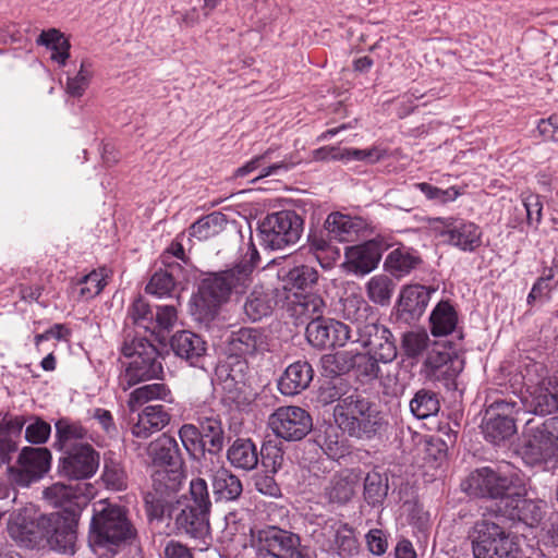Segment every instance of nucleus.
Segmentation results:
<instances>
[{
	"label": "nucleus",
	"mask_w": 558,
	"mask_h": 558,
	"mask_svg": "<svg viewBox=\"0 0 558 558\" xmlns=\"http://www.w3.org/2000/svg\"><path fill=\"white\" fill-rule=\"evenodd\" d=\"M174 438L168 434L161 435L150 444L149 450L154 463L158 466L153 474V489L145 498L146 511L158 536L170 537L174 533L172 512L174 504L173 470L168 469L172 461Z\"/></svg>",
	"instance_id": "f257e3e1"
},
{
	"label": "nucleus",
	"mask_w": 558,
	"mask_h": 558,
	"mask_svg": "<svg viewBox=\"0 0 558 558\" xmlns=\"http://www.w3.org/2000/svg\"><path fill=\"white\" fill-rule=\"evenodd\" d=\"M190 475L193 476L194 472H190L185 462L180 461L177 468V529L193 538H203L208 534L211 504L204 478L192 477L185 486Z\"/></svg>",
	"instance_id": "f03ea898"
},
{
	"label": "nucleus",
	"mask_w": 558,
	"mask_h": 558,
	"mask_svg": "<svg viewBox=\"0 0 558 558\" xmlns=\"http://www.w3.org/2000/svg\"><path fill=\"white\" fill-rule=\"evenodd\" d=\"M332 416L336 425L351 438L371 440L380 433L385 420L378 405L360 392L335 405Z\"/></svg>",
	"instance_id": "7ed1b4c3"
},
{
	"label": "nucleus",
	"mask_w": 558,
	"mask_h": 558,
	"mask_svg": "<svg viewBox=\"0 0 558 558\" xmlns=\"http://www.w3.org/2000/svg\"><path fill=\"white\" fill-rule=\"evenodd\" d=\"M258 259L252 248L250 260H243L231 269L209 274L199 287L201 301L207 306V314L214 315L232 293H243L251 283V274Z\"/></svg>",
	"instance_id": "20e7f679"
},
{
	"label": "nucleus",
	"mask_w": 558,
	"mask_h": 558,
	"mask_svg": "<svg viewBox=\"0 0 558 558\" xmlns=\"http://www.w3.org/2000/svg\"><path fill=\"white\" fill-rule=\"evenodd\" d=\"M135 536L124 509L106 500L94 504L89 541L99 547H118Z\"/></svg>",
	"instance_id": "39448f33"
},
{
	"label": "nucleus",
	"mask_w": 558,
	"mask_h": 558,
	"mask_svg": "<svg viewBox=\"0 0 558 558\" xmlns=\"http://www.w3.org/2000/svg\"><path fill=\"white\" fill-rule=\"evenodd\" d=\"M461 485L470 496L498 500L499 512V506H504L519 484L502 466H483L472 471Z\"/></svg>",
	"instance_id": "423d86ee"
},
{
	"label": "nucleus",
	"mask_w": 558,
	"mask_h": 558,
	"mask_svg": "<svg viewBox=\"0 0 558 558\" xmlns=\"http://www.w3.org/2000/svg\"><path fill=\"white\" fill-rule=\"evenodd\" d=\"M471 538L474 558H514L517 554L510 534L487 519L475 522Z\"/></svg>",
	"instance_id": "0eeeda50"
},
{
	"label": "nucleus",
	"mask_w": 558,
	"mask_h": 558,
	"mask_svg": "<svg viewBox=\"0 0 558 558\" xmlns=\"http://www.w3.org/2000/svg\"><path fill=\"white\" fill-rule=\"evenodd\" d=\"M262 245L270 250H282L295 244L303 231L302 218L292 210L268 215L258 227Z\"/></svg>",
	"instance_id": "6e6552de"
},
{
	"label": "nucleus",
	"mask_w": 558,
	"mask_h": 558,
	"mask_svg": "<svg viewBox=\"0 0 558 558\" xmlns=\"http://www.w3.org/2000/svg\"><path fill=\"white\" fill-rule=\"evenodd\" d=\"M428 227L444 242L463 252H475L482 245V230L471 221L454 217H434L427 219Z\"/></svg>",
	"instance_id": "1a4fd4ad"
},
{
	"label": "nucleus",
	"mask_w": 558,
	"mask_h": 558,
	"mask_svg": "<svg viewBox=\"0 0 558 558\" xmlns=\"http://www.w3.org/2000/svg\"><path fill=\"white\" fill-rule=\"evenodd\" d=\"M520 405L515 401L497 400L486 410L483 421V434L486 440L500 445L509 440L517 432L515 414Z\"/></svg>",
	"instance_id": "9d476101"
},
{
	"label": "nucleus",
	"mask_w": 558,
	"mask_h": 558,
	"mask_svg": "<svg viewBox=\"0 0 558 558\" xmlns=\"http://www.w3.org/2000/svg\"><path fill=\"white\" fill-rule=\"evenodd\" d=\"M268 426L278 438L299 441L312 430L313 420L301 407L283 405L269 415Z\"/></svg>",
	"instance_id": "9b49d317"
},
{
	"label": "nucleus",
	"mask_w": 558,
	"mask_h": 558,
	"mask_svg": "<svg viewBox=\"0 0 558 558\" xmlns=\"http://www.w3.org/2000/svg\"><path fill=\"white\" fill-rule=\"evenodd\" d=\"M547 429L545 418H532L526 422L523 445L520 453L525 463L539 465L555 460V445Z\"/></svg>",
	"instance_id": "f8f14e48"
},
{
	"label": "nucleus",
	"mask_w": 558,
	"mask_h": 558,
	"mask_svg": "<svg viewBox=\"0 0 558 558\" xmlns=\"http://www.w3.org/2000/svg\"><path fill=\"white\" fill-rule=\"evenodd\" d=\"M352 343H360L375 354L383 363H390L397 357V345L391 331L384 325L371 318L369 323L361 325L356 332L352 333Z\"/></svg>",
	"instance_id": "ddd939ff"
},
{
	"label": "nucleus",
	"mask_w": 558,
	"mask_h": 558,
	"mask_svg": "<svg viewBox=\"0 0 558 558\" xmlns=\"http://www.w3.org/2000/svg\"><path fill=\"white\" fill-rule=\"evenodd\" d=\"M45 500L56 508H62L64 515L77 517L93 496V486L86 483H54L43 492Z\"/></svg>",
	"instance_id": "4468645a"
},
{
	"label": "nucleus",
	"mask_w": 558,
	"mask_h": 558,
	"mask_svg": "<svg viewBox=\"0 0 558 558\" xmlns=\"http://www.w3.org/2000/svg\"><path fill=\"white\" fill-rule=\"evenodd\" d=\"M43 541L61 554H74L77 539V520L59 512L46 515Z\"/></svg>",
	"instance_id": "2eb2a0df"
},
{
	"label": "nucleus",
	"mask_w": 558,
	"mask_h": 558,
	"mask_svg": "<svg viewBox=\"0 0 558 558\" xmlns=\"http://www.w3.org/2000/svg\"><path fill=\"white\" fill-rule=\"evenodd\" d=\"M306 339L315 348L343 347L351 341L353 328L347 324L319 317L307 323Z\"/></svg>",
	"instance_id": "dca6fc26"
},
{
	"label": "nucleus",
	"mask_w": 558,
	"mask_h": 558,
	"mask_svg": "<svg viewBox=\"0 0 558 558\" xmlns=\"http://www.w3.org/2000/svg\"><path fill=\"white\" fill-rule=\"evenodd\" d=\"M62 452L60 470L70 478H89L98 470L99 453L89 444H76Z\"/></svg>",
	"instance_id": "f3484780"
},
{
	"label": "nucleus",
	"mask_w": 558,
	"mask_h": 558,
	"mask_svg": "<svg viewBox=\"0 0 558 558\" xmlns=\"http://www.w3.org/2000/svg\"><path fill=\"white\" fill-rule=\"evenodd\" d=\"M46 515L35 517L31 509H21L10 514L9 535L21 546L34 548L43 542Z\"/></svg>",
	"instance_id": "a211bd4d"
},
{
	"label": "nucleus",
	"mask_w": 558,
	"mask_h": 558,
	"mask_svg": "<svg viewBox=\"0 0 558 558\" xmlns=\"http://www.w3.org/2000/svg\"><path fill=\"white\" fill-rule=\"evenodd\" d=\"M226 351L232 356L263 355L269 351L268 337L260 328L241 327L231 330L225 340Z\"/></svg>",
	"instance_id": "6ab92c4d"
},
{
	"label": "nucleus",
	"mask_w": 558,
	"mask_h": 558,
	"mask_svg": "<svg viewBox=\"0 0 558 558\" xmlns=\"http://www.w3.org/2000/svg\"><path fill=\"white\" fill-rule=\"evenodd\" d=\"M388 247L389 244L381 239H373L359 245L347 246L344 252L345 266L349 271L356 275L369 274L377 267L383 253Z\"/></svg>",
	"instance_id": "aec40b11"
},
{
	"label": "nucleus",
	"mask_w": 558,
	"mask_h": 558,
	"mask_svg": "<svg viewBox=\"0 0 558 558\" xmlns=\"http://www.w3.org/2000/svg\"><path fill=\"white\" fill-rule=\"evenodd\" d=\"M500 515L512 521H521L527 525H534L542 520V508L533 500L525 498V488L518 485L504 501V506H499Z\"/></svg>",
	"instance_id": "412c9836"
},
{
	"label": "nucleus",
	"mask_w": 558,
	"mask_h": 558,
	"mask_svg": "<svg viewBox=\"0 0 558 558\" xmlns=\"http://www.w3.org/2000/svg\"><path fill=\"white\" fill-rule=\"evenodd\" d=\"M50 452L46 448H24L19 458L20 468L14 480L22 486H28L40 478L50 466Z\"/></svg>",
	"instance_id": "4be33fe9"
},
{
	"label": "nucleus",
	"mask_w": 558,
	"mask_h": 558,
	"mask_svg": "<svg viewBox=\"0 0 558 558\" xmlns=\"http://www.w3.org/2000/svg\"><path fill=\"white\" fill-rule=\"evenodd\" d=\"M434 289L411 284L402 289L398 302V316L405 323L417 320L425 312Z\"/></svg>",
	"instance_id": "5701e85b"
},
{
	"label": "nucleus",
	"mask_w": 558,
	"mask_h": 558,
	"mask_svg": "<svg viewBox=\"0 0 558 558\" xmlns=\"http://www.w3.org/2000/svg\"><path fill=\"white\" fill-rule=\"evenodd\" d=\"M267 550L277 558H305L304 547L298 534L279 527H270L264 537Z\"/></svg>",
	"instance_id": "b1692460"
},
{
	"label": "nucleus",
	"mask_w": 558,
	"mask_h": 558,
	"mask_svg": "<svg viewBox=\"0 0 558 558\" xmlns=\"http://www.w3.org/2000/svg\"><path fill=\"white\" fill-rule=\"evenodd\" d=\"M286 299L287 311L291 317L295 318L296 323L304 324L323 316L325 302L316 293L293 292Z\"/></svg>",
	"instance_id": "393cba45"
},
{
	"label": "nucleus",
	"mask_w": 558,
	"mask_h": 558,
	"mask_svg": "<svg viewBox=\"0 0 558 558\" xmlns=\"http://www.w3.org/2000/svg\"><path fill=\"white\" fill-rule=\"evenodd\" d=\"M159 352L149 355V360L142 356L137 361L122 362L125 367L121 376V383L124 385L123 389L126 390L140 381L158 378L162 373V365L158 360Z\"/></svg>",
	"instance_id": "a878e982"
},
{
	"label": "nucleus",
	"mask_w": 558,
	"mask_h": 558,
	"mask_svg": "<svg viewBox=\"0 0 558 558\" xmlns=\"http://www.w3.org/2000/svg\"><path fill=\"white\" fill-rule=\"evenodd\" d=\"M314 371L306 361L290 364L278 380V389L284 396H295L305 390L313 380Z\"/></svg>",
	"instance_id": "bb28decb"
},
{
	"label": "nucleus",
	"mask_w": 558,
	"mask_h": 558,
	"mask_svg": "<svg viewBox=\"0 0 558 558\" xmlns=\"http://www.w3.org/2000/svg\"><path fill=\"white\" fill-rule=\"evenodd\" d=\"M171 414L163 405H149L138 414L137 422L132 426V434L137 438H148L151 433L160 430L169 424Z\"/></svg>",
	"instance_id": "cd10ccee"
},
{
	"label": "nucleus",
	"mask_w": 558,
	"mask_h": 558,
	"mask_svg": "<svg viewBox=\"0 0 558 558\" xmlns=\"http://www.w3.org/2000/svg\"><path fill=\"white\" fill-rule=\"evenodd\" d=\"M173 257L174 244L172 242L161 256V263L166 269H160L154 274L146 287V291L148 293L154 294L160 299L171 296V293L174 289V279L172 275Z\"/></svg>",
	"instance_id": "c85d7f7f"
},
{
	"label": "nucleus",
	"mask_w": 558,
	"mask_h": 558,
	"mask_svg": "<svg viewBox=\"0 0 558 558\" xmlns=\"http://www.w3.org/2000/svg\"><path fill=\"white\" fill-rule=\"evenodd\" d=\"M278 304L276 291L272 289L255 288L246 298L243 305L244 314L252 322H258L271 314Z\"/></svg>",
	"instance_id": "c756f323"
},
{
	"label": "nucleus",
	"mask_w": 558,
	"mask_h": 558,
	"mask_svg": "<svg viewBox=\"0 0 558 558\" xmlns=\"http://www.w3.org/2000/svg\"><path fill=\"white\" fill-rule=\"evenodd\" d=\"M381 156V151L377 148L357 149L326 146L314 151V158L316 160H339L342 162H349L351 160H368L375 162L378 161Z\"/></svg>",
	"instance_id": "7c9ffc66"
},
{
	"label": "nucleus",
	"mask_w": 558,
	"mask_h": 558,
	"mask_svg": "<svg viewBox=\"0 0 558 558\" xmlns=\"http://www.w3.org/2000/svg\"><path fill=\"white\" fill-rule=\"evenodd\" d=\"M227 459L236 469L252 471L258 464V452L251 439L238 438L227 450Z\"/></svg>",
	"instance_id": "2f4dec72"
},
{
	"label": "nucleus",
	"mask_w": 558,
	"mask_h": 558,
	"mask_svg": "<svg viewBox=\"0 0 558 558\" xmlns=\"http://www.w3.org/2000/svg\"><path fill=\"white\" fill-rule=\"evenodd\" d=\"M213 489L217 500L234 501L243 492L239 476L226 468H219L213 477Z\"/></svg>",
	"instance_id": "473e14b6"
},
{
	"label": "nucleus",
	"mask_w": 558,
	"mask_h": 558,
	"mask_svg": "<svg viewBox=\"0 0 558 558\" xmlns=\"http://www.w3.org/2000/svg\"><path fill=\"white\" fill-rule=\"evenodd\" d=\"M325 228L332 239L349 242L357 235L361 221L340 213H331L326 219Z\"/></svg>",
	"instance_id": "72a5a7b5"
},
{
	"label": "nucleus",
	"mask_w": 558,
	"mask_h": 558,
	"mask_svg": "<svg viewBox=\"0 0 558 558\" xmlns=\"http://www.w3.org/2000/svg\"><path fill=\"white\" fill-rule=\"evenodd\" d=\"M359 393L357 389L354 388L350 381L342 377L331 378L320 386L318 390V400L327 405L336 403L341 405L342 400L355 397Z\"/></svg>",
	"instance_id": "f704fd0d"
},
{
	"label": "nucleus",
	"mask_w": 558,
	"mask_h": 558,
	"mask_svg": "<svg viewBox=\"0 0 558 558\" xmlns=\"http://www.w3.org/2000/svg\"><path fill=\"white\" fill-rule=\"evenodd\" d=\"M227 225V218L223 214L219 211H214L209 215H206L195 221L187 231L186 236L190 239L196 238L197 240H207L219 234ZM182 238L185 236V232L181 234Z\"/></svg>",
	"instance_id": "c9c22d12"
},
{
	"label": "nucleus",
	"mask_w": 558,
	"mask_h": 558,
	"mask_svg": "<svg viewBox=\"0 0 558 558\" xmlns=\"http://www.w3.org/2000/svg\"><path fill=\"white\" fill-rule=\"evenodd\" d=\"M56 428V446L61 450L70 449L76 444H84L82 440L86 438L87 430L77 422L66 417H61L54 423Z\"/></svg>",
	"instance_id": "e433bc0d"
},
{
	"label": "nucleus",
	"mask_w": 558,
	"mask_h": 558,
	"mask_svg": "<svg viewBox=\"0 0 558 558\" xmlns=\"http://www.w3.org/2000/svg\"><path fill=\"white\" fill-rule=\"evenodd\" d=\"M318 280V271L311 266L300 265L290 269L282 278L283 289L289 292H303L311 289Z\"/></svg>",
	"instance_id": "4c0bfd02"
},
{
	"label": "nucleus",
	"mask_w": 558,
	"mask_h": 558,
	"mask_svg": "<svg viewBox=\"0 0 558 558\" xmlns=\"http://www.w3.org/2000/svg\"><path fill=\"white\" fill-rule=\"evenodd\" d=\"M429 322L430 330L434 336L449 335L457 326V312L448 301H441L433 310Z\"/></svg>",
	"instance_id": "58836bf2"
},
{
	"label": "nucleus",
	"mask_w": 558,
	"mask_h": 558,
	"mask_svg": "<svg viewBox=\"0 0 558 558\" xmlns=\"http://www.w3.org/2000/svg\"><path fill=\"white\" fill-rule=\"evenodd\" d=\"M206 347L203 339L191 331L177 332V356L194 365L205 353Z\"/></svg>",
	"instance_id": "ea45409f"
},
{
	"label": "nucleus",
	"mask_w": 558,
	"mask_h": 558,
	"mask_svg": "<svg viewBox=\"0 0 558 558\" xmlns=\"http://www.w3.org/2000/svg\"><path fill=\"white\" fill-rule=\"evenodd\" d=\"M356 482L354 477L335 475L324 489V496L329 504L343 506L348 504L355 494Z\"/></svg>",
	"instance_id": "a19ab883"
},
{
	"label": "nucleus",
	"mask_w": 558,
	"mask_h": 558,
	"mask_svg": "<svg viewBox=\"0 0 558 558\" xmlns=\"http://www.w3.org/2000/svg\"><path fill=\"white\" fill-rule=\"evenodd\" d=\"M174 318V308L170 305L159 306L156 313V338L166 353L174 351V333L172 325Z\"/></svg>",
	"instance_id": "79ce46f5"
},
{
	"label": "nucleus",
	"mask_w": 558,
	"mask_h": 558,
	"mask_svg": "<svg viewBox=\"0 0 558 558\" xmlns=\"http://www.w3.org/2000/svg\"><path fill=\"white\" fill-rule=\"evenodd\" d=\"M36 43L53 50L51 59L64 65L70 57L71 45L68 38L58 29L50 28L41 32Z\"/></svg>",
	"instance_id": "37998d69"
},
{
	"label": "nucleus",
	"mask_w": 558,
	"mask_h": 558,
	"mask_svg": "<svg viewBox=\"0 0 558 558\" xmlns=\"http://www.w3.org/2000/svg\"><path fill=\"white\" fill-rule=\"evenodd\" d=\"M388 477L377 471L367 473L364 480V499L373 507L380 506L388 495Z\"/></svg>",
	"instance_id": "c03bdc74"
},
{
	"label": "nucleus",
	"mask_w": 558,
	"mask_h": 558,
	"mask_svg": "<svg viewBox=\"0 0 558 558\" xmlns=\"http://www.w3.org/2000/svg\"><path fill=\"white\" fill-rule=\"evenodd\" d=\"M323 374L329 378H337L353 368V352L340 351L325 354L320 359Z\"/></svg>",
	"instance_id": "a18cd8bd"
},
{
	"label": "nucleus",
	"mask_w": 558,
	"mask_h": 558,
	"mask_svg": "<svg viewBox=\"0 0 558 558\" xmlns=\"http://www.w3.org/2000/svg\"><path fill=\"white\" fill-rule=\"evenodd\" d=\"M202 440L205 442V450L211 454L219 453L225 446V432L221 421L214 417H206L201 424Z\"/></svg>",
	"instance_id": "49530a36"
},
{
	"label": "nucleus",
	"mask_w": 558,
	"mask_h": 558,
	"mask_svg": "<svg viewBox=\"0 0 558 558\" xmlns=\"http://www.w3.org/2000/svg\"><path fill=\"white\" fill-rule=\"evenodd\" d=\"M369 306L368 304L361 298L351 295L343 300L342 303V313L343 317L350 322L347 324L348 326H352L353 335L356 332L357 328L361 325H365L369 323L371 318L368 317Z\"/></svg>",
	"instance_id": "de8ad7c7"
},
{
	"label": "nucleus",
	"mask_w": 558,
	"mask_h": 558,
	"mask_svg": "<svg viewBox=\"0 0 558 558\" xmlns=\"http://www.w3.org/2000/svg\"><path fill=\"white\" fill-rule=\"evenodd\" d=\"M421 264V258L409 251L397 248L385 260V267L393 276L401 277L415 269Z\"/></svg>",
	"instance_id": "09e8293b"
},
{
	"label": "nucleus",
	"mask_w": 558,
	"mask_h": 558,
	"mask_svg": "<svg viewBox=\"0 0 558 558\" xmlns=\"http://www.w3.org/2000/svg\"><path fill=\"white\" fill-rule=\"evenodd\" d=\"M530 407L536 414H547L558 410V399L555 383L529 391Z\"/></svg>",
	"instance_id": "8fccbe9b"
},
{
	"label": "nucleus",
	"mask_w": 558,
	"mask_h": 558,
	"mask_svg": "<svg viewBox=\"0 0 558 558\" xmlns=\"http://www.w3.org/2000/svg\"><path fill=\"white\" fill-rule=\"evenodd\" d=\"M439 400L434 391L427 389L418 390L410 401V410L417 418H427L438 413Z\"/></svg>",
	"instance_id": "3c124183"
},
{
	"label": "nucleus",
	"mask_w": 558,
	"mask_h": 558,
	"mask_svg": "<svg viewBox=\"0 0 558 558\" xmlns=\"http://www.w3.org/2000/svg\"><path fill=\"white\" fill-rule=\"evenodd\" d=\"M158 352L156 347L147 339L142 337L126 336L121 347V354L124 359L122 362H133L142 359V356L149 360V355Z\"/></svg>",
	"instance_id": "603ef678"
},
{
	"label": "nucleus",
	"mask_w": 558,
	"mask_h": 558,
	"mask_svg": "<svg viewBox=\"0 0 558 558\" xmlns=\"http://www.w3.org/2000/svg\"><path fill=\"white\" fill-rule=\"evenodd\" d=\"M158 352L156 347L147 339L142 337L126 336L121 347V354L124 359L122 362H133L142 359V356L149 360V355Z\"/></svg>",
	"instance_id": "864d4df0"
},
{
	"label": "nucleus",
	"mask_w": 558,
	"mask_h": 558,
	"mask_svg": "<svg viewBox=\"0 0 558 558\" xmlns=\"http://www.w3.org/2000/svg\"><path fill=\"white\" fill-rule=\"evenodd\" d=\"M247 364L244 360L236 361L227 372L221 380L222 389L230 393V398L234 399L241 393L246 386Z\"/></svg>",
	"instance_id": "5fc2aeb1"
},
{
	"label": "nucleus",
	"mask_w": 558,
	"mask_h": 558,
	"mask_svg": "<svg viewBox=\"0 0 558 558\" xmlns=\"http://www.w3.org/2000/svg\"><path fill=\"white\" fill-rule=\"evenodd\" d=\"M169 393L162 384H149L136 388L130 393L128 405L132 412L136 411L143 404L155 400L165 399Z\"/></svg>",
	"instance_id": "6e6d98bb"
},
{
	"label": "nucleus",
	"mask_w": 558,
	"mask_h": 558,
	"mask_svg": "<svg viewBox=\"0 0 558 558\" xmlns=\"http://www.w3.org/2000/svg\"><path fill=\"white\" fill-rule=\"evenodd\" d=\"M182 446L192 460L196 461L205 452V442L202 440L199 429L192 424H184L179 429Z\"/></svg>",
	"instance_id": "4d7b16f0"
},
{
	"label": "nucleus",
	"mask_w": 558,
	"mask_h": 558,
	"mask_svg": "<svg viewBox=\"0 0 558 558\" xmlns=\"http://www.w3.org/2000/svg\"><path fill=\"white\" fill-rule=\"evenodd\" d=\"M393 289V281L386 275L374 276L366 284V291L369 300L381 305L387 304L390 301Z\"/></svg>",
	"instance_id": "13d9d810"
},
{
	"label": "nucleus",
	"mask_w": 558,
	"mask_h": 558,
	"mask_svg": "<svg viewBox=\"0 0 558 558\" xmlns=\"http://www.w3.org/2000/svg\"><path fill=\"white\" fill-rule=\"evenodd\" d=\"M456 354L457 352L448 350L445 344L435 343L427 352V356L422 366V373L426 378L430 375H435L437 369Z\"/></svg>",
	"instance_id": "bf43d9fd"
},
{
	"label": "nucleus",
	"mask_w": 558,
	"mask_h": 558,
	"mask_svg": "<svg viewBox=\"0 0 558 558\" xmlns=\"http://www.w3.org/2000/svg\"><path fill=\"white\" fill-rule=\"evenodd\" d=\"M523 379L527 391L555 383L549 377L548 368L541 362H531L526 364L523 373Z\"/></svg>",
	"instance_id": "052dcab7"
},
{
	"label": "nucleus",
	"mask_w": 558,
	"mask_h": 558,
	"mask_svg": "<svg viewBox=\"0 0 558 558\" xmlns=\"http://www.w3.org/2000/svg\"><path fill=\"white\" fill-rule=\"evenodd\" d=\"M429 347V337L425 331H408L401 339V349L409 359H416Z\"/></svg>",
	"instance_id": "680f3d73"
},
{
	"label": "nucleus",
	"mask_w": 558,
	"mask_h": 558,
	"mask_svg": "<svg viewBox=\"0 0 558 558\" xmlns=\"http://www.w3.org/2000/svg\"><path fill=\"white\" fill-rule=\"evenodd\" d=\"M464 367V360L456 354L447 363L442 364L435 375H430L427 379L439 381L446 388L450 389L454 385V380Z\"/></svg>",
	"instance_id": "e2e57ef3"
},
{
	"label": "nucleus",
	"mask_w": 558,
	"mask_h": 558,
	"mask_svg": "<svg viewBox=\"0 0 558 558\" xmlns=\"http://www.w3.org/2000/svg\"><path fill=\"white\" fill-rule=\"evenodd\" d=\"M262 465L267 472L277 473L284 463V452L282 448L272 440H267L260 449Z\"/></svg>",
	"instance_id": "0e129e2a"
},
{
	"label": "nucleus",
	"mask_w": 558,
	"mask_h": 558,
	"mask_svg": "<svg viewBox=\"0 0 558 558\" xmlns=\"http://www.w3.org/2000/svg\"><path fill=\"white\" fill-rule=\"evenodd\" d=\"M333 548L342 557L352 556L357 553L359 545L354 531L348 524H341L335 534Z\"/></svg>",
	"instance_id": "69168bd1"
},
{
	"label": "nucleus",
	"mask_w": 558,
	"mask_h": 558,
	"mask_svg": "<svg viewBox=\"0 0 558 558\" xmlns=\"http://www.w3.org/2000/svg\"><path fill=\"white\" fill-rule=\"evenodd\" d=\"M379 359L375 354L367 353H353V368H357L361 375L375 378L379 374Z\"/></svg>",
	"instance_id": "338daca9"
},
{
	"label": "nucleus",
	"mask_w": 558,
	"mask_h": 558,
	"mask_svg": "<svg viewBox=\"0 0 558 558\" xmlns=\"http://www.w3.org/2000/svg\"><path fill=\"white\" fill-rule=\"evenodd\" d=\"M106 283L104 269L100 271L94 270L83 278L81 294L86 298H94L101 292Z\"/></svg>",
	"instance_id": "774afa93"
}]
</instances>
